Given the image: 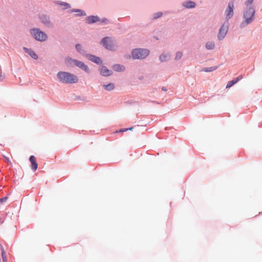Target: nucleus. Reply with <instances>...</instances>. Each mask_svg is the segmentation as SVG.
<instances>
[{"instance_id": "f257e3e1", "label": "nucleus", "mask_w": 262, "mask_h": 262, "mask_svg": "<svg viewBox=\"0 0 262 262\" xmlns=\"http://www.w3.org/2000/svg\"><path fill=\"white\" fill-rule=\"evenodd\" d=\"M57 76L60 81L64 83H77L78 80L76 75L67 72H59Z\"/></svg>"}, {"instance_id": "f03ea898", "label": "nucleus", "mask_w": 262, "mask_h": 262, "mask_svg": "<svg viewBox=\"0 0 262 262\" xmlns=\"http://www.w3.org/2000/svg\"><path fill=\"white\" fill-rule=\"evenodd\" d=\"M254 16L255 10L254 8L251 7L247 8L244 12V20L241 23V26L244 27L251 23L254 19Z\"/></svg>"}, {"instance_id": "7ed1b4c3", "label": "nucleus", "mask_w": 262, "mask_h": 262, "mask_svg": "<svg viewBox=\"0 0 262 262\" xmlns=\"http://www.w3.org/2000/svg\"><path fill=\"white\" fill-rule=\"evenodd\" d=\"M148 54V50L144 49H136L132 52V56L134 59H143L147 57Z\"/></svg>"}, {"instance_id": "20e7f679", "label": "nucleus", "mask_w": 262, "mask_h": 262, "mask_svg": "<svg viewBox=\"0 0 262 262\" xmlns=\"http://www.w3.org/2000/svg\"><path fill=\"white\" fill-rule=\"evenodd\" d=\"M31 34L36 40L43 41L47 40V34L38 29H34L31 30Z\"/></svg>"}, {"instance_id": "39448f33", "label": "nucleus", "mask_w": 262, "mask_h": 262, "mask_svg": "<svg viewBox=\"0 0 262 262\" xmlns=\"http://www.w3.org/2000/svg\"><path fill=\"white\" fill-rule=\"evenodd\" d=\"M234 3L231 2L228 4V5L225 11V19L226 20L230 19L233 15Z\"/></svg>"}, {"instance_id": "423d86ee", "label": "nucleus", "mask_w": 262, "mask_h": 262, "mask_svg": "<svg viewBox=\"0 0 262 262\" xmlns=\"http://www.w3.org/2000/svg\"><path fill=\"white\" fill-rule=\"evenodd\" d=\"M101 44L107 49L112 50L113 49V41L108 37H105L101 41Z\"/></svg>"}, {"instance_id": "0eeeda50", "label": "nucleus", "mask_w": 262, "mask_h": 262, "mask_svg": "<svg viewBox=\"0 0 262 262\" xmlns=\"http://www.w3.org/2000/svg\"><path fill=\"white\" fill-rule=\"evenodd\" d=\"M228 29V25L223 24L219 30L217 37L219 40H222L226 36Z\"/></svg>"}, {"instance_id": "6e6552de", "label": "nucleus", "mask_w": 262, "mask_h": 262, "mask_svg": "<svg viewBox=\"0 0 262 262\" xmlns=\"http://www.w3.org/2000/svg\"><path fill=\"white\" fill-rule=\"evenodd\" d=\"M74 64L81 69L85 72L87 73L89 72L88 67L86 66L83 62L75 59V61H74Z\"/></svg>"}, {"instance_id": "1a4fd4ad", "label": "nucleus", "mask_w": 262, "mask_h": 262, "mask_svg": "<svg viewBox=\"0 0 262 262\" xmlns=\"http://www.w3.org/2000/svg\"><path fill=\"white\" fill-rule=\"evenodd\" d=\"M29 160L31 163V168L33 171H35L38 167V164L36 162V159L34 156H31Z\"/></svg>"}, {"instance_id": "9d476101", "label": "nucleus", "mask_w": 262, "mask_h": 262, "mask_svg": "<svg viewBox=\"0 0 262 262\" xmlns=\"http://www.w3.org/2000/svg\"><path fill=\"white\" fill-rule=\"evenodd\" d=\"M87 57L90 60L97 64L100 63L101 62V59L99 57L95 56L94 55L89 54L87 55Z\"/></svg>"}, {"instance_id": "9b49d317", "label": "nucleus", "mask_w": 262, "mask_h": 262, "mask_svg": "<svg viewBox=\"0 0 262 262\" xmlns=\"http://www.w3.org/2000/svg\"><path fill=\"white\" fill-rule=\"evenodd\" d=\"M100 74L104 76H108L112 74L111 71L109 70L106 67H102L100 70Z\"/></svg>"}, {"instance_id": "f8f14e48", "label": "nucleus", "mask_w": 262, "mask_h": 262, "mask_svg": "<svg viewBox=\"0 0 262 262\" xmlns=\"http://www.w3.org/2000/svg\"><path fill=\"white\" fill-rule=\"evenodd\" d=\"M242 78V76H239L232 80L229 81L226 85V88L228 89L231 88L232 85L237 83L239 80H241Z\"/></svg>"}, {"instance_id": "ddd939ff", "label": "nucleus", "mask_w": 262, "mask_h": 262, "mask_svg": "<svg viewBox=\"0 0 262 262\" xmlns=\"http://www.w3.org/2000/svg\"><path fill=\"white\" fill-rule=\"evenodd\" d=\"M99 18L98 16H89L86 18V21L89 24H92L99 21Z\"/></svg>"}, {"instance_id": "4468645a", "label": "nucleus", "mask_w": 262, "mask_h": 262, "mask_svg": "<svg viewBox=\"0 0 262 262\" xmlns=\"http://www.w3.org/2000/svg\"><path fill=\"white\" fill-rule=\"evenodd\" d=\"M39 18L41 21L46 25H48L50 23L49 17L46 15L42 14L40 15Z\"/></svg>"}, {"instance_id": "2eb2a0df", "label": "nucleus", "mask_w": 262, "mask_h": 262, "mask_svg": "<svg viewBox=\"0 0 262 262\" xmlns=\"http://www.w3.org/2000/svg\"><path fill=\"white\" fill-rule=\"evenodd\" d=\"M183 6L187 8H193L195 6V3L192 1H188L183 3Z\"/></svg>"}, {"instance_id": "dca6fc26", "label": "nucleus", "mask_w": 262, "mask_h": 262, "mask_svg": "<svg viewBox=\"0 0 262 262\" xmlns=\"http://www.w3.org/2000/svg\"><path fill=\"white\" fill-rule=\"evenodd\" d=\"M74 61H75V59L67 57L65 59V63L67 66L72 67L74 65Z\"/></svg>"}, {"instance_id": "f3484780", "label": "nucleus", "mask_w": 262, "mask_h": 262, "mask_svg": "<svg viewBox=\"0 0 262 262\" xmlns=\"http://www.w3.org/2000/svg\"><path fill=\"white\" fill-rule=\"evenodd\" d=\"M113 69L114 71L117 72H120L123 71L124 70V68L123 66H121L120 64H115L113 67Z\"/></svg>"}, {"instance_id": "a211bd4d", "label": "nucleus", "mask_w": 262, "mask_h": 262, "mask_svg": "<svg viewBox=\"0 0 262 262\" xmlns=\"http://www.w3.org/2000/svg\"><path fill=\"white\" fill-rule=\"evenodd\" d=\"M103 87L108 91H112L115 88L114 84L113 83H110L108 84H104L103 85Z\"/></svg>"}, {"instance_id": "6ab92c4d", "label": "nucleus", "mask_w": 262, "mask_h": 262, "mask_svg": "<svg viewBox=\"0 0 262 262\" xmlns=\"http://www.w3.org/2000/svg\"><path fill=\"white\" fill-rule=\"evenodd\" d=\"M215 45L213 42H208L206 44V48L208 50H212L214 49Z\"/></svg>"}, {"instance_id": "aec40b11", "label": "nucleus", "mask_w": 262, "mask_h": 262, "mask_svg": "<svg viewBox=\"0 0 262 262\" xmlns=\"http://www.w3.org/2000/svg\"><path fill=\"white\" fill-rule=\"evenodd\" d=\"M217 68L218 67L217 66L211 67H209V68H206L203 70V71L205 72H212V71H213L216 70L217 69Z\"/></svg>"}, {"instance_id": "412c9836", "label": "nucleus", "mask_w": 262, "mask_h": 262, "mask_svg": "<svg viewBox=\"0 0 262 262\" xmlns=\"http://www.w3.org/2000/svg\"><path fill=\"white\" fill-rule=\"evenodd\" d=\"M169 55L168 54H162L160 57V59L161 61H165L168 58H169Z\"/></svg>"}, {"instance_id": "4be33fe9", "label": "nucleus", "mask_w": 262, "mask_h": 262, "mask_svg": "<svg viewBox=\"0 0 262 262\" xmlns=\"http://www.w3.org/2000/svg\"><path fill=\"white\" fill-rule=\"evenodd\" d=\"M72 12H78V15L81 16V15H85V12H84L83 11L80 10V9H74L72 11Z\"/></svg>"}, {"instance_id": "5701e85b", "label": "nucleus", "mask_w": 262, "mask_h": 262, "mask_svg": "<svg viewBox=\"0 0 262 262\" xmlns=\"http://www.w3.org/2000/svg\"><path fill=\"white\" fill-rule=\"evenodd\" d=\"M182 56H183V53L182 52H178L176 53V57H175V59L176 60H179V59H180L182 58Z\"/></svg>"}, {"instance_id": "b1692460", "label": "nucleus", "mask_w": 262, "mask_h": 262, "mask_svg": "<svg viewBox=\"0 0 262 262\" xmlns=\"http://www.w3.org/2000/svg\"><path fill=\"white\" fill-rule=\"evenodd\" d=\"M29 54L33 59H36L38 58L37 55L32 51L29 52Z\"/></svg>"}, {"instance_id": "393cba45", "label": "nucleus", "mask_w": 262, "mask_h": 262, "mask_svg": "<svg viewBox=\"0 0 262 262\" xmlns=\"http://www.w3.org/2000/svg\"><path fill=\"white\" fill-rule=\"evenodd\" d=\"M162 15V13L161 12L156 13L154 14V18L157 19V18H159L160 17H161Z\"/></svg>"}, {"instance_id": "a878e982", "label": "nucleus", "mask_w": 262, "mask_h": 262, "mask_svg": "<svg viewBox=\"0 0 262 262\" xmlns=\"http://www.w3.org/2000/svg\"><path fill=\"white\" fill-rule=\"evenodd\" d=\"M8 199V197L5 196L0 199V205L5 203Z\"/></svg>"}, {"instance_id": "bb28decb", "label": "nucleus", "mask_w": 262, "mask_h": 262, "mask_svg": "<svg viewBox=\"0 0 262 262\" xmlns=\"http://www.w3.org/2000/svg\"><path fill=\"white\" fill-rule=\"evenodd\" d=\"M60 5L64 6L65 9H69L71 7L70 5L69 4L66 3H61Z\"/></svg>"}, {"instance_id": "cd10ccee", "label": "nucleus", "mask_w": 262, "mask_h": 262, "mask_svg": "<svg viewBox=\"0 0 262 262\" xmlns=\"http://www.w3.org/2000/svg\"><path fill=\"white\" fill-rule=\"evenodd\" d=\"M76 48L78 52H81L82 51V47L80 44H77L76 46Z\"/></svg>"}, {"instance_id": "c85d7f7f", "label": "nucleus", "mask_w": 262, "mask_h": 262, "mask_svg": "<svg viewBox=\"0 0 262 262\" xmlns=\"http://www.w3.org/2000/svg\"><path fill=\"white\" fill-rule=\"evenodd\" d=\"M254 0H247L245 2V5L248 7L249 5H251L253 2Z\"/></svg>"}, {"instance_id": "c756f323", "label": "nucleus", "mask_w": 262, "mask_h": 262, "mask_svg": "<svg viewBox=\"0 0 262 262\" xmlns=\"http://www.w3.org/2000/svg\"><path fill=\"white\" fill-rule=\"evenodd\" d=\"M133 127H130L129 128H124V129H120L119 132H126V131H127L128 130H132V129H133Z\"/></svg>"}, {"instance_id": "7c9ffc66", "label": "nucleus", "mask_w": 262, "mask_h": 262, "mask_svg": "<svg viewBox=\"0 0 262 262\" xmlns=\"http://www.w3.org/2000/svg\"><path fill=\"white\" fill-rule=\"evenodd\" d=\"M4 158L5 159L6 161H7V162H10L9 159V158H7L6 157H4Z\"/></svg>"}, {"instance_id": "2f4dec72", "label": "nucleus", "mask_w": 262, "mask_h": 262, "mask_svg": "<svg viewBox=\"0 0 262 262\" xmlns=\"http://www.w3.org/2000/svg\"><path fill=\"white\" fill-rule=\"evenodd\" d=\"M24 49H25V50H27V51H28V49H26V48H24Z\"/></svg>"}]
</instances>
